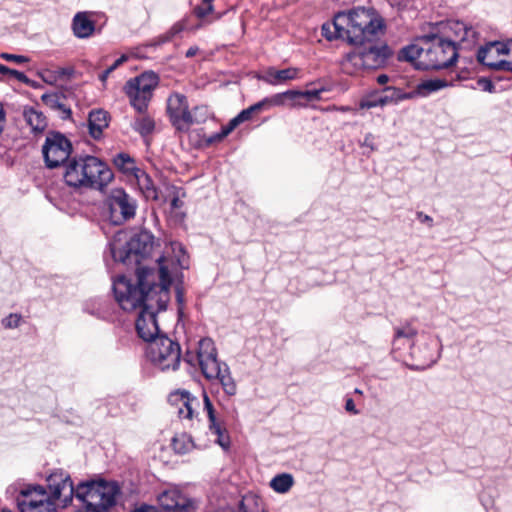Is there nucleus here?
Instances as JSON below:
<instances>
[{
    "mask_svg": "<svg viewBox=\"0 0 512 512\" xmlns=\"http://www.w3.org/2000/svg\"><path fill=\"white\" fill-rule=\"evenodd\" d=\"M199 51V48L197 46H192L190 47L187 51H186V57L187 58H191L193 56H195Z\"/></svg>",
    "mask_w": 512,
    "mask_h": 512,
    "instance_id": "61",
    "label": "nucleus"
},
{
    "mask_svg": "<svg viewBox=\"0 0 512 512\" xmlns=\"http://www.w3.org/2000/svg\"><path fill=\"white\" fill-rule=\"evenodd\" d=\"M127 59L128 57L126 55H122L121 57H119L110 67H108L99 75L100 81L105 83L108 76L120 65H122L125 61H127Z\"/></svg>",
    "mask_w": 512,
    "mask_h": 512,
    "instance_id": "44",
    "label": "nucleus"
},
{
    "mask_svg": "<svg viewBox=\"0 0 512 512\" xmlns=\"http://www.w3.org/2000/svg\"><path fill=\"white\" fill-rule=\"evenodd\" d=\"M357 47L347 53L341 61V69L348 75H355L362 69L382 68L393 54L391 48L381 39Z\"/></svg>",
    "mask_w": 512,
    "mask_h": 512,
    "instance_id": "6",
    "label": "nucleus"
},
{
    "mask_svg": "<svg viewBox=\"0 0 512 512\" xmlns=\"http://www.w3.org/2000/svg\"><path fill=\"white\" fill-rule=\"evenodd\" d=\"M109 125V115L102 109L92 110L88 117L89 134L95 140L101 138L103 130Z\"/></svg>",
    "mask_w": 512,
    "mask_h": 512,
    "instance_id": "18",
    "label": "nucleus"
},
{
    "mask_svg": "<svg viewBox=\"0 0 512 512\" xmlns=\"http://www.w3.org/2000/svg\"><path fill=\"white\" fill-rule=\"evenodd\" d=\"M417 333V329L410 322L396 327L393 340L394 350L412 349Z\"/></svg>",
    "mask_w": 512,
    "mask_h": 512,
    "instance_id": "15",
    "label": "nucleus"
},
{
    "mask_svg": "<svg viewBox=\"0 0 512 512\" xmlns=\"http://www.w3.org/2000/svg\"><path fill=\"white\" fill-rule=\"evenodd\" d=\"M65 183L75 189L102 190L113 179L108 165L92 155L72 157L63 175Z\"/></svg>",
    "mask_w": 512,
    "mask_h": 512,
    "instance_id": "5",
    "label": "nucleus"
},
{
    "mask_svg": "<svg viewBox=\"0 0 512 512\" xmlns=\"http://www.w3.org/2000/svg\"><path fill=\"white\" fill-rule=\"evenodd\" d=\"M137 182L139 189L147 200L157 201L159 199L158 190L148 174L142 172L137 175Z\"/></svg>",
    "mask_w": 512,
    "mask_h": 512,
    "instance_id": "27",
    "label": "nucleus"
},
{
    "mask_svg": "<svg viewBox=\"0 0 512 512\" xmlns=\"http://www.w3.org/2000/svg\"><path fill=\"white\" fill-rule=\"evenodd\" d=\"M214 10L213 5H208L207 7L203 6H196L194 8V14L196 17L202 19L206 17L208 14L212 13Z\"/></svg>",
    "mask_w": 512,
    "mask_h": 512,
    "instance_id": "52",
    "label": "nucleus"
},
{
    "mask_svg": "<svg viewBox=\"0 0 512 512\" xmlns=\"http://www.w3.org/2000/svg\"><path fill=\"white\" fill-rule=\"evenodd\" d=\"M216 348L214 345V341L209 338L205 337L199 340L198 343V350L196 352H215Z\"/></svg>",
    "mask_w": 512,
    "mask_h": 512,
    "instance_id": "46",
    "label": "nucleus"
},
{
    "mask_svg": "<svg viewBox=\"0 0 512 512\" xmlns=\"http://www.w3.org/2000/svg\"><path fill=\"white\" fill-rule=\"evenodd\" d=\"M298 98L297 90H288L282 93H277L272 95L271 97H266L262 99V103L264 109H268L272 106H283L286 100L294 101Z\"/></svg>",
    "mask_w": 512,
    "mask_h": 512,
    "instance_id": "29",
    "label": "nucleus"
},
{
    "mask_svg": "<svg viewBox=\"0 0 512 512\" xmlns=\"http://www.w3.org/2000/svg\"><path fill=\"white\" fill-rule=\"evenodd\" d=\"M109 220L114 225H122L136 215L137 200L122 188L112 189L106 199Z\"/></svg>",
    "mask_w": 512,
    "mask_h": 512,
    "instance_id": "9",
    "label": "nucleus"
},
{
    "mask_svg": "<svg viewBox=\"0 0 512 512\" xmlns=\"http://www.w3.org/2000/svg\"><path fill=\"white\" fill-rule=\"evenodd\" d=\"M217 379L220 381L223 390L227 395L233 396L236 394L237 386L233 378L230 376L228 367L227 371L222 373Z\"/></svg>",
    "mask_w": 512,
    "mask_h": 512,
    "instance_id": "34",
    "label": "nucleus"
},
{
    "mask_svg": "<svg viewBox=\"0 0 512 512\" xmlns=\"http://www.w3.org/2000/svg\"><path fill=\"white\" fill-rule=\"evenodd\" d=\"M243 122L244 121L240 118L239 115L231 119L228 125L222 129L221 133L216 134L217 140H221L227 135H229L239 124Z\"/></svg>",
    "mask_w": 512,
    "mask_h": 512,
    "instance_id": "43",
    "label": "nucleus"
},
{
    "mask_svg": "<svg viewBox=\"0 0 512 512\" xmlns=\"http://www.w3.org/2000/svg\"><path fill=\"white\" fill-rule=\"evenodd\" d=\"M156 261L157 269L138 267L135 282L125 276L113 282V292L120 307L125 311L140 309L135 326L139 337L145 342L156 339L159 333L156 315L166 310L170 300V272L163 265L164 257Z\"/></svg>",
    "mask_w": 512,
    "mask_h": 512,
    "instance_id": "1",
    "label": "nucleus"
},
{
    "mask_svg": "<svg viewBox=\"0 0 512 512\" xmlns=\"http://www.w3.org/2000/svg\"><path fill=\"white\" fill-rule=\"evenodd\" d=\"M0 74L2 75H11L16 78L18 81L30 85L32 81L23 73L14 69H10L5 65L0 64Z\"/></svg>",
    "mask_w": 512,
    "mask_h": 512,
    "instance_id": "40",
    "label": "nucleus"
},
{
    "mask_svg": "<svg viewBox=\"0 0 512 512\" xmlns=\"http://www.w3.org/2000/svg\"><path fill=\"white\" fill-rule=\"evenodd\" d=\"M120 489L116 482L89 481L80 483L76 499L80 502L77 512H108L116 504ZM21 512H53V503L47 499H22Z\"/></svg>",
    "mask_w": 512,
    "mask_h": 512,
    "instance_id": "4",
    "label": "nucleus"
},
{
    "mask_svg": "<svg viewBox=\"0 0 512 512\" xmlns=\"http://www.w3.org/2000/svg\"><path fill=\"white\" fill-rule=\"evenodd\" d=\"M125 93L130 99V104L138 113H144L147 110L148 103L151 100L152 95L144 93L138 88H134L132 84H125Z\"/></svg>",
    "mask_w": 512,
    "mask_h": 512,
    "instance_id": "21",
    "label": "nucleus"
},
{
    "mask_svg": "<svg viewBox=\"0 0 512 512\" xmlns=\"http://www.w3.org/2000/svg\"><path fill=\"white\" fill-rule=\"evenodd\" d=\"M172 448L178 454H185L193 448L192 438L186 434H177L172 439Z\"/></svg>",
    "mask_w": 512,
    "mask_h": 512,
    "instance_id": "32",
    "label": "nucleus"
},
{
    "mask_svg": "<svg viewBox=\"0 0 512 512\" xmlns=\"http://www.w3.org/2000/svg\"><path fill=\"white\" fill-rule=\"evenodd\" d=\"M58 74L61 76H70L72 74V70L69 68H61L58 71Z\"/></svg>",
    "mask_w": 512,
    "mask_h": 512,
    "instance_id": "63",
    "label": "nucleus"
},
{
    "mask_svg": "<svg viewBox=\"0 0 512 512\" xmlns=\"http://www.w3.org/2000/svg\"><path fill=\"white\" fill-rule=\"evenodd\" d=\"M4 123H5V111H4L2 104L0 103V134L3 131Z\"/></svg>",
    "mask_w": 512,
    "mask_h": 512,
    "instance_id": "60",
    "label": "nucleus"
},
{
    "mask_svg": "<svg viewBox=\"0 0 512 512\" xmlns=\"http://www.w3.org/2000/svg\"><path fill=\"white\" fill-rule=\"evenodd\" d=\"M262 110H264V106H263V103L261 100L255 104L251 105L250 107L243 109L238 115L245 122V121L250 120L254 113H258Z\"/></svg>",
    "mask_w": 512,
    "mask_h": 512,
    "instance_id": "41",
    "label": "nucleus"
},
{
    "mask_svg": "<svg viewBox=\"0 0 512 512\" xmlns=\"http://www.w3.org/2000/svg\"><path fill=\"white\" fill-rule=\"evenodd\" d=\"M450 85V83L447 80L444 79H427L421 81L416 88L413 91H410L413 95V98L415 97H427L430 94L437 92L443 88H446Z\"/></svg>",
    "mask_w": 512,
    "mask_h": 512,
    "instance_id": "22",
    "label": "nucleus"
},
{
    "mask_svg": "<svg viewBox=\"0 0 512 512\" xmlns=\"http://www.w3.org/2000/svg\"><path fill=\"white\" fill-rule=\"evenodd\" d=\"M187 19H182L173 24L166 32L172 39L186 29Z\"/></svg>",
    "mask_w": 512,
    "mask_h": 512,
    "instance_id": "47",
    "label": "nucleus"
},
{
    "mask_svg": "<svg viewBox=\"0 0 512 512\" xmlns=\"http://www.w3.org/2000/svg\"><path fill=\"white\" fill-rule=\"evenodd\" d=\"M478 38V32L477 30L467 23L465 24V30L463 31L462 35V42L461 45L465 48L473 46Z\"/></svg>",
    "mask_w": 512,
    "mask_h": 512,
    "instance_id": "37",
    "label": "nucleus"
},
{
    "mask_svg": "<svg viewBox=\"0 0 512 512\" xmlns=\"http://www.w3.org/2000/svg\"><path fill=\"white\" fill-rule=\"evenodd\" d=\"M23 116L33 133H42L46 129L47 119L41 111L33 107H25Z\"/></svg>",
    "mask_w": 512,
    "mask_h": 512,
    "instance_id": "25",
    "label": "nucleus"
},
{
    "mask_svg": "<svg viewBox=\"0 0 512 512\" xmlns=\"http://www.w3.org/2000/svg\"><path fill=\"white\" fill-rule=\"evenodd\" d=\"M149 361L159 370L175 371L181 362V354H148Z\"/></svg>",
    "mask_w": 512,
    "mask_h": 512,
    "instance_id": "20",
    "label": "nucleus"
},
{
    "mask_svg": "<svg viewBox=\"0 0 512 512\" xmlns=\"http://www.w3.org/2000/svg\"><path fill=\"white\" fill-rule=\"evenodd\" d=\"M388 80H389V77H388V75H386V74H381V75H379V76L377 77V82H378V84H380V85H384V84H386V83L388 82Z\"/></svg>",
    "mask_w": 512,
    "mask_h": 512,
    "instance_id": "62",
    "label": "nucleus"
},
{
    "mask_svg": "<svg viewBox=\"0 0 512 512\" xmlns=\"http://www.w3.org/2000/svg\"><path fill=\"white\" fill-rule=\"evenodd\" d=\"M385 106V100L383 99V91H374L364 98L361 99L359 107L361 109H370L374 107Z\"/></svg>",
    "mask_w": 512,
    "mask_h": 512,
    "instance_id": "33",
    "label": "nucleus"
},
{
    "mask_svg": "<svg viewBox=\"0 0 512 512\" xmlns=\"http://www.w3.org/2000/svg\"><path fill=\"white\" fill-rule=\"evenodd\" d=\"M175 292H176V301H177V304H178V313L179 315H182L183 314V306H184V291H183V288L180 286V285H177L175 287Z\"/></svg>",
    "mask_w": 512,
    "mask_h": 512,
    "instance_id": "50",
    "label": "nucleus"
},
{
    "mask_svg": "<svg viewBox=\"0 0 512 512\" xmlns=\"http://www.w3.org/2000/svg\"><path fill=\"white\" fill-rule=\"evenodd\" d=\"M416 217H417V219L420 222L427 224L428 227L431 228L433 226V219H432V217H430L427 214H424L422 211L417 212L416 213Z\"/></svg>",
    "mask_w": 512,
    "mask_h": 512,
    "instance_id": "57",
    "label": "nucleus"
},
{
    "mask_svg": "<svg viewBox=\"0 0 512 512\" xmlns=\"http://www.w3.org/2000/svg\"><path fill=\"white\" fill-rule=\"evenodd\" d=\"M203 401H204V409L206 410L208 419H209V427H212V426L216 427V425L219 423L216 420L214 407L206 393H204V395H203Z\"/></svg>",
    "mask_w": 512,
    "mask_h": 512,
    "instance_id": "42",
    "label": "nucleus"
},
{
    "mask_svg": "<svg viewBox=\"0 0 512 512\" xmlns=\"http://www.w3.org/2000/svg\"><path fill=\"white\" fill-rule=\"evenodd\" d=\"M299 70L294 67L276 70L274 68H269L266 71L265 76L262 78L265 82L270 85H278L280 83L293 80L297 78Z\"/></svg>",
    "mask_w": 512,
    "mask_h": 512,
    "instance_id": "24",
    "label": "nucleus"
},
{
    "mask_svg": "<svg viewBox=\"0 0 512 512\" xmlns=\"http://www.w3.org/2000/svg\"><path fill=\"white\" fill-rule=\"evenodd\" d=\"M345 410L353 415L359 414V410L356 408V405L352 398H347L345 401Z\"/></svg>",
    "mask_w": 512,
    "mask_h": 512,
    "instance_id": "56",
    "label": "nucleus"
},
{
    "mask_svg": "<svg viewBox=\"0 0 512 512\" xmlns=\"http://www.w3.org/2000/svg\"><path fill=\"white\" fill-rule=\"evenodd\" d=\"M72 31L79 39L90 37L95 31V23L87 12H78L72 20Z\"/></svg>",
    "mask_w": 512,
    "mask_h": 512,
    "instance_id": "19",
    "label": "nucleus"
},
{
    "mask_svg": "<svg viewBox=\"0 0 512 512\" xmlns=\"http://www.w3.org/2000/svg\"><path fill=\"white\" fill-rule=\"evenodd\" d=\"M172 40V38L167 34V33H164L162 35H159L158 37H156L152 42H151V46H160V45H163L165 43H168Z\"/></svg>",
    "mask_w": 512,
    "mask_h": 512,
    "instance_id": "54",
    "label": "nucleus"
},
{
    "mask_svg": "<svg viewBox=\"0 0 512 512\" xmlns=\"http://www.w3.org/2000/svg\"><path fill=\"white\" fill-rule=\"evenodd\" d=\"M170 204L173 209H178L183 205V202L180 200L178 193L174 195Z\"/></svg>",
    "mask_w": 512,
    "mask_h": 512,
    "instance_id": "58",
    "label": "nucleus"
},
{
    "mask_svg": "<svg viewBox=\"0 0 512 512\" xmlns=\"http://www.w3.org/2000/svg\"><path fill=\"white\" fill-rule=\"evenodd\" d=\"M202 110L195 107L189 111L187 98L180 93H173L167 99V113L172 125L179 131H187L195 123H201L203 118H198L196 114Z\"/></svg>",
    "mask_w": 512,
    "mask_h": 512,
    "instance_id": "11",
    "label": "nucleus"
},
{
    "mask_svg": "<svg viewBox=\"0 0 512 512\" xmlns=\"http://www.w3.org/2000/svg\"><path fill=\"white\" fill-rule=\"evenodd\" d=\"M158 503L166 512H190L195 503L177 488H170L158 496Z\"/></svg>",
    "mask_w": 512,
    "mask_h": 512,
    "instance_id": "12",
    "label": "nucleus"
},
{
    "mask_svg": "<svg viewBox=\"0 0 512 512\" xmlns=\"http://www.w3.org/2000/svg\"><path fill=\"white\" fill-rule=\"evenodd\" d=\"M511 57L510 60H500L494 65V71H508L512 72V39L508 40L507 54Z\"/></svg>",
    "mask_w": 512,
    "mask_h": 512,
    "instance_id": "39",
    "label": "nucleus"
},
{
    "mask_svg": "<svg viewBox=\"0 0 512 512\" xmlns=\"http://www.w3.org/2000/svg\"><path fill=\"white\" fill-rule=\"evenodd\" d=\"M126 84H132L134 88L152 95V91L158 85V77L154 72H145L138 77L130 79Z\"/></svg>",
    "mask_w": 512,
    "mask_h": 512,
    "instance_id": "26",
    "label": "nucleus"
},
{
    "mask_svg": "<svg viewBox=\"0 0 512 512\" xmlns=\"http://www.w3.org/2000/svg\"><path fill=\"white\" fill-rule=\"evenodd\" d=\"M65 96L59 92L45 93L41 96L42 102L53 110L60 111L63 120L71 117V109L64 103Z\"/></svg>",
    "mask_w": 512,
    "mask_h": 512,
    "instance_id": "23",
    "label": "nucleus"
},
{
    "mask_svg": "<svg viewBox=\"0 0 512 512\" xmlns=\"http://www.w3.org/2000/svg\"><path fill=\"white\" fill-rule=\"evenodd\" d=\"M210 431L217 436L216 443L221 446L224 450H228L230 447V438L226 432V429L222 428L220 424L216 427H209Z\"/></svg>",
    "mask_w": 512,
    "mask_h": 512,
    "instance_id": "35",
    "label": "nucleus"
},
{
    "mask_svg": "<svg viewBox=\"0 0 512 512\" xmlns=\"http://www.w3.org/2000/svg\"><path fill=\"white\" fill-rule=\"evenodd\" d=\"M465 22L463 21H452L449 23V29L454 33L456 40L461 44L463 31L465 30Z\"/></svg>",
    "mask_w": 512,
    "mask_h": 512,
    "instance_id": "45",
    "label": "nucleus"
},
{
    "mask_svg": "<svg viewBox=\"0 0 512 512\" xmlns=\"http://www.w3.org/2000/svg\"><path fill=\"white\" fill-rule=\"evenodd\" d=\"M168 400L172 405L178 406L180 418L189 420L193 418V402H197V399L192 397L189 392L176 391L169 395Z\"/></svg>",
    "mask_w": 512,
    "mask_h": 512,
    "instance_id": "16",
    "label": "nucleus"
},
{
    "mask_svg": "<svg viewBox=\"0 0 512 512\" xmlns=\"http://www.w3.org/2000/svg\"><path fill=\"white\" fill-rule=\"evenodd\" d=\"M23 322V317L18 313H11L8 316L4 317L1 321L2 326L6 329H15L18 328Z\"/></svg>",
    "mask_w": 512,
    "mask_h": 512,
    "instance_id": "38",
    "label": "nucleus"
},
{
    "mask_svg": "<svg viewBox=\"0 0 512 512\" xmlns=\"http://www.w3.org/2000/svg\"><path fill=\"white\" fill-rule=\"evenodd\" d=\"M322 90H307V91H297L298 98L305 97L308 100H316L320 99Z\"/></svg>",
    "mask_w": 512,
    "mask_h": 512,
    "instance_id": "51",
    "label": "nucleus"
},
{
    "mask_svg": "<svg viewBox=\"0 0 512 512\" xmlns=\"http://www.w3.org/2000/svg\"><path fill=\"white\" fill-rule=\"evenodd\" d=\"M141 115L136 117L132 123L134 131L138 132L141 137L145 138L151 135L155 129V121L149 115L140 113Z\"/></svg>",
    "mask_w": 512,
    "mask_h": 512,
    "instance_id": "28",
    "label": "nucleus"
},
{
    "mask_svg": "<svg viewBox=\"0 0 512 512\" xmlns=\"http://www.w3.org/2000/svg\"><path fill=\"white\" fill-rule=\"evenodd\" d=\"M458 56L455 41L430 33L403 47L398 53V60L411 62L421 70H442L454 66Z\"/></svg>",
    "mask_w": 512,
    "mask_h": 512,
    "instance_id": "3",
    "label": "nucleus"
},
{
    "mask_svg": "<svg viewBox=\"0 0 512 512\" xmlns=\"http://www.w3.org/2000/svg\"><path fill=\"white\" fill-rule=\"evenodd\" d=\"M154 247V235L148 230L134 233L124 245L116 241L110 244V251L115 261L125 265H139L148 257Z\"/></svg>",
    "mask_w": 512,
    "mask_h": 512,
    "instance_id": "8",
    "label": "nucleus"
},
{
    "mask_svg": "<svg viewBox=\"0 0 512 512\" xmlns=\"http://www.w3.org/2000/svg\"><path fill=\"white\" fill-rule=\"evenodd\" d=\"M47 488L49 492L42 486H35L22 492L23 499H47L53 503L54 509L57 505L66 507L76 497L77 489L80 484L74 488L70 475L62 470L51 473L47 479Z\"/></svg>",
    "mask_w": 512,
    "mask_h": 512,
    "instance_id": "7",
    "label": "nucleus"
},
{
    "mask_svg": "<svg viewBox=\"0 0 512 512\" xmlns=\"http://www.w3.org/2000/svg\"><path fill=\"white\" fill-rule=\"evenodd\" d=\"M438 358L433 354H403L399 361L410 370L423 371L437 363Z\"/></svg>",
    "mask_w": 512,
    "mask_h": 512,
    "instance_id": "17",
    "label": "nucleus"
},
{
    "mask_svg": "<svg viewBox=\"0 0 512 512\" xmlns=\"http://www.w3.org/2000/svg\"><path fill=\"white\" fill-rule=\"evenodd\" d=\"M477 85L483 90V91H486V92H489V93H493L495 92V85L493 84V82L486 78V77H481L477 80Z\"/></svg>",
    "mask_w": 512,
    "mask_h": 512,
    "instance_id": "49",
    "label": "nucleus"
},
{
    "mask_svg": "<svg viewBox=\"0 0 512 512\" xmlns=\"http://www.w3.org/2000/svg\"><path fill=\"white\" fill-rule=\"evenodd\" d=\"M507 46L508 41H490L478 49L476 55L477 61L489 69L494 70V65L492 64H497L499 61L497 58L507 54Z\"/></svg>",
    "mask_w": 512,
    "mask_h": 512,
    "instance_id": "13",
    "label": "nucleus"
},
{
    "mask_svg": "<svg viewBox=\"0 0 512 512\" xmlns=\"http://www.w3.org/2000/svg\"><path fill=\"white\" fill-rule=\"evenodd\" d=\"M190 356V354H187ZM197 359L203 375L207 379H217L222 373L227 371V364L217 359V354H191Z\"/></svg>",
    "mask_w": 512,
    "mask_h": 512,
    "instance_id": "14",
    "label": "nucleus"
},
{
    "mask_svg": "<svg viewBox=\"0 0 512 512\" xmlns=\"http://www.w3.org/2000/svg\"><path fill=\"white\" fill-rule=\"evenodd\" d=\"M164 342L168 343V347L166 352L172 353V352H181L180 345L178 343H174L168 338H162L161 343L164 344Z\"/></svg>",
    "mask_w": 512,
    "mask_h": 512,
    "instance_id": "55",
    "label": "nucleus"
},
{
    "mask_svg": "<svg viewBox=\"0 0 512 512\" xmlns=\"http://www.w3.org/2000/svg\"><path fill=\"white\" fill-rule=\"evenodd\" d=\"M200 108H201L202 110H200V111L196 114V116H197L198 118H201V119L203 118V120L201 121V122H203V121H205V119H206V115H205V114H206V109H205L204 107H200Z\"/></svg>",
    "mask_w": 512,
    "mask_h": 512,
    "instance_id": "64",
    "label": "nucleus"
},
{
    "mask_svg": "<svg viewBox=\"0 0 512 512\" xmlns=\"http://www.w3.org/2000/svg\"><path fill=\"white\" fill-rule=\"evenodd\" d=\"M0 58L4 59L6 61L16 62L18 64L27 63L29 61V58L26 56L10 54V53H6V52L1 53Z\"/></svg>",
    "mask_w": 512,
    "mask_h": 512,
    "instance_id": "48",
    "label": "nucleus"
},
{
    "mask_svg": "<svg viewBox=\"0 0 512 512\" xmlns=\"http://www.w3.org/2000/svg\"><path fill=\"white\" fill-rule=\"evenodd\" d=\"M294 484V479L291 474L282 473L272 478L270 487L277 493H287Z\"/></svg>",
    "mask_w": 512,
    "mask_h": 512,
    "instance_id": "31",
    "label": "nucleus"
},
{
    "mask_svg": "<svg viewBox=\"0 0 512 512\" xmlns=\"http://www.w3.org/2000/svg\"><path fill=\"white\" fill-rule=\"evenodd\" d=\"M383 91V99L385 100V105L388 104H397L403 100L413 99V95L411 92H404L396 87H385L382 89Z\"/></svg>",
    "mask_w": 512,
    "mask_h": 512,
    "instance_id": "30",
    "label": "nucleus"
},
{
    "mask_svg": "<svg viewBox=\"0 0 512 512\" xmlns=\"http://www.w3.org/2000/svg\"><path fill=\"white\" fill-rule=\"evenodd\" d=\"M374 135L371 133H367L363 139V141L360 143L362 147L369 148L370 151H375L377 149L375 143H374Z\"/></svg>",
    "mask_w": 512,
    "mask_h": 512,
    "instance_id": "53",
    "label": "nucleus"
},
{
    "mask_svg": "<svg viewBox=\"0 0 512 512\" xmlns=\"http://www.w3.org/2000/svg\"><path fill=\"white\" fill-rule=\"evenodd\" d=\"M385 29L384 19L374 9L365 7L341 11L334 16L332 25L322 27L328 40L342 39L354 46L380 40Z\"/></svg>",
    "mask_w": 512,
    "mask_h": 512,
    "instance_id": "2",
    "label": "nucleus"
},
{
    "mask_svg": "<svg viewBox=\"0 0 512 512\" xmlns=\"http://www.w3.org/2000/svg\"><path fill=\"white\" fill-rule=\"evenodd\" d=\"M72 143L61 132L49 131L42 146V154L47 168L54 169L67 163L71 158Z\"/></svg>",
    "mask_w": 512,
    "mask_h": 512,
    "instance_id": "10",
    "label": "nucleus"
},
{
    "mask_svg": "<svg viewBox=\"0 0 512 512\" xmlns=\"http://www.w3.org/2000/svg\"><path fill=\"white\" fill-rule=\"evenodd\" d=\"M132 512H158V510L153 506L143 505Z\"/></svg>",
    "mask_w": 512,
    "mask_h": 512,
    "instance_id": "59",
    "label": "nucleus"
},
{
    "mask_svg": "<svg viewBox=\"0 0 512 512\" xmlns=\"http://www.w3.org/2000/svg\"><path fill=\"white\" fill-rule=\"evenodd\" d=\"M114 165L122 171H130L133 168L134 161L127 153H119L113 158Z\"/></svg>",
    "mask_w": 512,
    "mask_h": 512,
    "instance_id": "36",
    "label": "nucleus"
}]
</instances>
